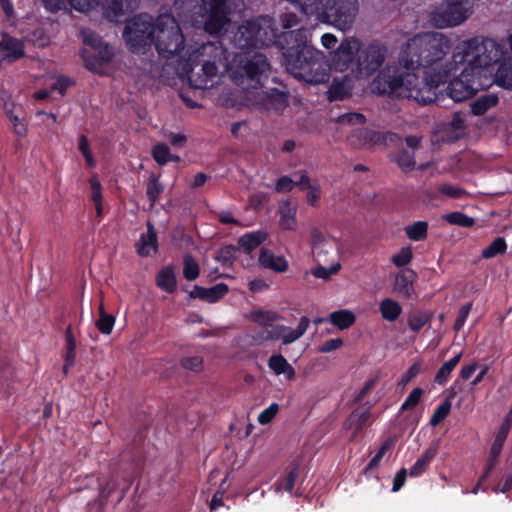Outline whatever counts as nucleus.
Segmentation results:
<instances>
[{"label":"nucleus","instance_id":"nucleus-59","mask_svg":"<svg viewBox=\"0 0 512 512\" xmlns=\"http://www.w3.org/2000/svg\"><path fill=\"white\" fill-rule=\"evenodd\" d=\"M392 447L391 441H386L378 450L376 455L371 459L370 463L368 464L369 468H374L377 466L381 458L384 456L387 450H389Z\"/></svg>","mask_w":512,"mask_h":512},{"label":"nucleus","instance_id":"nucleus-53","mask_svg":"<svg viewBox=\"0 0 512 512\" xmlns=\"http://www.w3.org/2000/svg\"><path fill=\"white\" fill-rule=\"evenodd\" d=\"M79 150L84 156L88 166L93 167L95 165V160L92 156V153L89 148L88 140L85 136H81L79 139Z\"/></svg>","mask_w":512,"mask_h":512},{"label":"nucleus","instance_id":"nucleus-46","mask_svg":"<svg viewBox=\"0 0 512 512\" xmlns=\"http://www.w3.org/2000/svg\"><path fill=\"white\" fill-rule=\"evenodd\" d=\"M396 161L400 168L404 171H410L415 166L414 155L411 151H401Z\"/></svg>","mask_w":512,"mask_h":512},{"label":"nucleus","instance_id":"nucleus-17","mask_svg":"<svg viewBox=\"0 0 512 512\" xmlns=\"http://www.w3.org/2000/svg\"><path fill=\"white\" fill-rule=\"evenodd\" d=\"M259 263L266 269L277 273H283L288 270V262L284 256L275 255L271 250L262 249L259 255Z\"/></svg>","mask_w":512,"mask_h":512},{"label":"nucleus","instance_id":"nucleus-13","mask_svg":"<svg viewBox=\"0 0 512 512\" xmlns=\"http://www.w3.org/2000/svg\"><path fill=\"white\" fill-rule=\"evenodd\" d=\"M361 43L358 39L350 37L341 42L336 51L331 53L329 68L344 72L348 70L355 57L359 54Z\"/></svg>","mask_w":512,"mask_h":512},{"label":"nucleus","instance_id":"nucleus-58","mask_svg":"<svg viewBox=\"0 0 512 512\" xmlns=\"http://www.w3.org/2000/svg\"><path fill=\"white\" fill-rule=\"evenodd\" d=\"M2 101H3V109L5 111V114L8 118L13 117L17 113V108L20 105H17L14 103L10 95L3 94L2 95Z\"/></svg>","mask_w":512,"mask_h":512},{"label":"nucleus","instance_id":"nucleus-11","mask_svg":"<svg viewBox=\"0 0 512 512\" xmlns=\"http://www.w3.org/2000/svg\"><path fill=\"white\" fill-rule=\"evenodd\" d=\"M387 48L379 43H371L364 49H360L357 58L356 77H368L382 66L386 59Z\"/></svg>","mask_w":512,"mask_h":512},{"label":"nucleus","instance_id":"nucleus-55","mask_svg":"<svg viewBox=\"0 0 512 512\" xmlns=\"http://www.w3.org/2000/svg\"><path fill=\"white\" fill-rule=\"evenodd\" d=\"M340 124H363L365 121L364 115L360 113H346L338 118Z\"/></svg>","mask_w":512,"mask_h":512},{"label":"nucleus","instance_id":"nucleus-41","mask_svg":"<svg viewBox=\"0 0 512 512\" xmlns=\"http://www.w3.org/2000/svg\"><path fill=\"white\" fill-rule=\"evenodd\" d=\"M507 249L506 242L503 238H496L487 248L482 251V257L489 259L499 254L505 253Z\"/></svg>","mask_w":512,"mask_h":512},{"label":"nucleus","instance_id":"nucleus-31","mask_svg":"<svg viewBox=\"0 0 512 512\" xmlns=\"http://www.w3.org/2000/svg\"><path fill=\"white\" fill-rule=\"evenodd\" d=\"M341 270V263L339 261L332 262L329 267L318 265L311 269L310 273L317 279L328 281L332 276L336 275Z\"/></svg>","mask_w":512,"mask_h":512},{"label":"nucleus","instance_id":"nucleus-29","mask_svg":"<svg viewBox=\"0 0 512 512\" xmlns=\"http://www.w3.org/2000/svg\"><path fill=\"white\" fill-rule=\"evenodd\" d=\"M355 315L350 310H338L329 315V321L340 330H344L352 326L355 322Z\"/></svg>","mask_w":512,"mask_h":512},{"label":"nucleus","instance_id":"nucleus-43","mask_svg":"<svg viewBox=\"0 0 512 512\" xmlns=\"http://www.w3.org/2000/svg\"><path fill=\"white\" fill-rule=\"evenodd\" d=\"M163 192V186L158 182V178L155 175H151L147 185V196L153 205Z\"/></svg>","mask_w":512,"mask_h":512},{"label":"nucleus","instance_id":"nucleus-32","mask_svg":"<svg viewBox=\"0 0 512 512\" xmlns=\"http://www.w3.org/2000/svg\"><path fill=\"white\" fill-rule=\"evenodd\" d=\"M369 418V412L367 410H356L354 411L346 421L345 427L347 429H353V435H356L358 431L363 427Z\"/></svg>","mask_w":512,"mask_h":512},{"label":"nucleus","instance_id":"nucleus-42","mask_svg":"<svg viewBox=\"0 0 512 512\" xmlns=\"http://www.w3.org/2000/svg\"><path fill=\"white\" fill-rule=\"evenodd\" d=\"M444 219L454 225L462 226V227H471L474 224V219L468 217L467 215L461 212H452L444 215Z\"/></svg>","mask_w":512,"mask_h":512},{"label":"nucleus","instance_id":"nucleus-1","mask_svg":"<svg viewBox=\"0 0 512 512\" xmlns=\"http://www.w3.org/2000/svg\"><path fill=\"white\" fill-rule=\"evenodd\" d=\"M192 60H199L200 69H186L185 74L194 88H212L222 73L228 72L233 83L246 93L248 104L276 111H282L288 105L285 93L275 89H264V80L268 77L270 64L262 53L242 51L228 63L223 46L220 43L208 42L193 54Z\"/></svg>","mask_w":512,"mask_h":512},{"label":"nucleus","instance_id":"nucleus-44","mask_svg":"<svg viewBox=\"0 0 512 512\" xmlns=\"http://www.w3.org/2000/svg\"><path fill=\"white\" fill-rule=\"evenodd\" d=\"M115 324V318L112 315L107 314L105 311H102V315H100L99 319L96 321V327L103 334H110L113 330Z\"/></svg>","mask_w":512,"mask_h":512},{"label":"nucleus","instance_id":"nucleus-48","mask_svg":"<svg viewBox=\"0 0 512 512\" xmlns=\"http://www.w3.org/2000/svg\"><path fill=\"white\" fill-rule=\"evenodd\" d=\"M279 411V405L276 403H272L268 408L263 410L258 415V422L262 425H266L271 422V420L276 416Z\"/></svg>","mask_w":512,"mask_h":512},{"label":"nucleus","instance_id":"nucleus-3","mask_svg":"<svg viewBox=\"0 0 512 512\" xmlns=\"http://www.w3.org/2000/svg\"><path fill=\"white\" fill-rule=\"evenodd\" d=\"M502 55L500 46L491 39L473 38L458 44L451 60L436 76H442L444 83L452 74L461 69V74L450 81L447 91L455 102H461L492 84L487 68Z\"/></svg>","mask_w":512,"mask_h":512},{"label":"nucleus","instance_id":"nucleus-47","mask_svg":"<svg viewBox=\"0 0 512 512\" xmlns=\"http://www.w3.org/2000/svg\"><path fill=\"white\" fill-rule=\"evenodd\" d=\"M412 259V249L409 246L403 247L392 257V262L398 266H404L408 264Z\"/></svg>","mask_w":512,"mask_h":512},{"label":"nucleus","instance_id":"nucleus-2","mask_svg":"<svg viewBox=\"0 0 512 512\" xmlns=\"http://www.w3.org/2000/svg\"><path fill=\"white\" fill-rule=\"evenodd\" d=\"M276 37L273 19L269 16H258L239 26L233 42L241 50L277 43L282 50L287 71L295 78L309 84H320L328 80L330 68L326 56L309 44L306 30L284 32L277 40Z\"/></svg>","mask_w":512,"mask_h":512},{"label":"nucleus","instance_id":"nucleus-8","mask_svg":"<svg viewBox=\"0 0 512 512\" xmlns=\"http://www.w3.org/2000/svg\"><path fill=\"white\" fill-rule=\"evenodd\" d=\"M308 17L328 23L339 30H349L358 11L357 0H288Z\"/></svg>","mask_w":512,"mask_h":512},{"label":"nucleus","instance_id":"nucleus-34","mask_svg":"<svg viewBox=\"0 0 512 512\" xmlns=\"http://www.w3.org/2000/svg\"><path fill=\"white\" fill-rule=\"evenodd\" d=\"M405 233L413 241H421L427 237L428 224L425 221H417L405 227Z\"/></svg>","mask_w":512,"mask_h":512},{"label":"nucleus","instance_id":"nucleus-63","mask_svg":"<svg viewBox=\"0 0 512 512\" xmlns=\"http://www.w3.org/2000/svg\"><path fill=\"white\" fill-rule=\"evenodd\" d=\"M359 135L362 137L359 140V144L360 145H365V144H368V143H374V142H376L379 139L378 134H376L373 131H369V130H360L359 131Z\"/></svg>","mask_w":512,"mask_h":512},{"label":"nucleus","instance_id":"nucleus-36","mask_svg":"<svg viewBox=\"0 0 512 512\" xmlns=\"http://www.w3.org/2000/svg\"><path fill=\"white\" fill-rule=\"evenodd\" d=\"M200 267L197 261L191 255H185L183 258V276L188 281L198 278Z\"/></svg>","mask_w":512,"mask_h":512},{"label":"nucleus","instance_id":"nucleus-56","mask_svg":"<svg viewBox=\"0 0 512 512\" xmlns=\"http://www.w3.org/2000/svg\"><path fill=\"white\" fill-rule=\"evenodd\" d=\"M471 307H472L471 304H466L460 308V310L458 312L457 319L454 324V329L456 331L461 330L462 327L464 326V324L468 318V315L470 313Z\"/></svg>","mask_w":512,"mask_h":512},{"label":"nucleus","instance_id":"nucleus-62","mask_svg":"<svg viewBox=\"0 0 512 512\" xmlns=\"http://www.w3.org/2000/svg\"><path fill=\"white\" fill-rule=\"evenodd\" d=\"M70 84L71 82L69 79L65 77H59L53 82L51 88L53 91H57L61 95H63L66 92L67 88L70 86Z\"/></svg>","mask_w":512,"mask_h":512},{"label":"nucleus","instance_id":"nucleus-57","mask_svg":"<svg viewBox=\"0 0 512 512\" xmlns=\"http://www.w3.org/2000/svg\"><path fill=\"white\" fill-rule=\"evenodd\" d=\"M182 366L192 371H199L203 366V359L200 356L187 357L182 360Z\"/></svg>","mask_w":512,"mask_h":512},{"label":"nucleus","instance_id":"nucleus-60","mask_svg":"<svg viewBox=\"0 0 512 512\" xmlns=\"http://www.w3.org/2000/svg\"><path fill=\"white\" fill-rule=\"evenodd\" d=\"M421 370V364L419 362H415L402 376L401 382L403 384H407L413 378H415Z\"/></svg>","mask_w":512,"mask_h":512},{"label":"nucleus","instance_id":"nucleus-61","mask_svg":"<svg viewBox=\"0 0 512 512\" xmlns=\"http://www.w3.org/2000/svg\"><path fill=\"white\" fill-rule=\"evenodd\" d=\"M343 345V341L340 338L330 339L326 341L320 348L319 351L322 353H328L339 349Z\"/></svg>","mask_w":512,"mask_h":512},{"label":"nucleus","instance_id":"nucleus-5","mask_svg":"<svg viewBox=\"0 0 512 512\" xmlns=\"http://www.w3.org/2000/svg\"><path fill=\"white\" fill-rule=\"evenodd\" d=\"M419 69L387 66L373 82V91L379 94L413 99L427 104L435 100V89L442 84L443 77L436 76V71H429L425 77L418 75Z\"/></svg>","mask_w":512,"mask_h":512},{"label":"nucleus","instance_id":"nucleus-50","mask_svg":"<svg viewBox=\"0 0 512 512\" xmlns=\"http://www.w3.org/2000/svg\"><path fill=\"white\" fill-rule=\"evenodd\" d=\"M506 438H507L506 435H504L503 433L497 432L494 442L490 449L491 461H494L500 455Z\"/></svg>","mask_w":512,"mask_h":512},{"label":"nucleus","instance_id":"nucleus-20","mask_svg":"<svg viewBox=\"0 0 512 512\" xmlns=\"http://www.w3.org/2000/svg\"><path fill=\"white\" fill-rule=\"evenodd\" d=\"M24 55L23 43L11 37H3L0 43V56L9 61L16 60Z\"/></svg>","mask_w":512,"mask_h":512},{"label":"nucleus","instance_id":"nucleus-64","mask_svg":"<svg viewBox=\"0 0 512 512\" xmlns=\"http://www.w3.org/2000/svg\"><path fill=\"white\" fill-rule=\"evenodd\" d=\"M453 370L446 364L444 363L441 368L439 369V371L437 372L436 376H435V381L438 383V384H443L445 383L451 372Z\"/></svg>","mask_w":512,"mask_h":512},{"label":"nucleus","instance_id":"nucleus-21","mask_svg":"<svg viewBox=\"0 0 512 512\" xmlns=\"http://www.w3.org/2000/svg\"><path fill=\"white\" fill-rule=\"evenodd\" d=\"M487 76L491 77L492 83L496 82L504 88H512V57L504 60L498 67L494 78L491 75L489 67L487 68Z\"/></svg>","mask_w":512,"mask_h":512},{"label":"nucleus","instance_id":"nucleus-19","mask_svg":"<svg viewBox=\"0 0 512 512\" xmlns=\"http://www.w3.org/2000/svg\"><path fill=\"white\" fill-rule=\"evenodd\" d=\"M297 207L288 201H284L279 205V227L282 230L294 231L298 222L296 218Z\"/></svg>","mask_w":512,"mask_h":512},{"label":"nucleus","instance_id":"nucleus-26","mask_svg":"<svg viewBox=\"0 0 512 512\" xmlns=\"http://www.w3.org/2000/svg\"><path fill=\"white\" fill-rule=\"evenodd\" d=\"M437 454V447L435 445L427 448L420 458L414 463V465L410 469V475L413 477H417L426 471L430 462Z\"/></svg>","mask_w":512,"mask_h":512},{"label":"nucleus","instance_id":"nucleus-24","mask_svg":"<svg viewBox=\"0 0 512 512\" xmlns=\"http://www.w3.org/2000/svg\"><path fill=\"white\" fill-rule=\"evenodd\" d=\"M307 182V174L304 171H298L293 174L292 177L283 176L278 179L275 190L277 192H289L294 187H301Z\"/></svg>","mask_w":512,"mask_h":512},{"label":"nucleus","instance_id":"nucleus-30","mask_svg":"<svg viewBox=\"0 0 512 512\" xmlns=\"http://www.w3.org/2000/svg\"><path fill=\"white\" fill-rule=\"evenodd\" d=\"M497 103L498 97L496 95H484L471 104V110L474 115H482L488 109L494 107Z\"/></svg>","mask_w":512,"mask_h":512},{"label":"nucleus","instance_id":"nucleus-16","mask_svg":"<svg viewBox=\"0 0 512 512\" xmlns=\"http://www.w3.org/2000/svg\"><path fill=\"white\" fill-rule=\"evenodd\" d=\"M228 292V287L224 283L216 284L210 288H203L194 286L190 292L192 298H199L209 303H214L220 300Z\"/></svg>","mask_w":512,"mask_h":512},{"label":"nucleus","instance_id":"nucleus-54","mask_svg":"<svg viewBox=\"0 0 512 512\" xmlns=\"http://www.w3.org/2000/svg\"><path fill=\"white\" fill-rule=\"evenodd\" d=\"M89 185L91 189V199L95 202L102 201V192H101V184L97 176H92L89 180Z\"/></svg>","mask_w":512,"mask_h":512},{"label":"nucleus","instance_id":"nucleus-27","mask_svg":"<svg viewBox=\"0 0 512 512\" xmlns=\"http://www.w3.org/2000/svg\"><path fill=\"white\" fill-rule=\"evenodd\" d=\"M379 310L382 317L389 322L396 321L402 313L400 304L391 298L383 299L380 302Z\"/></svg>","mask_w":512,"mask_h":512},{"label":"nucleus","instance_id":"nucleus-37","mask_svg":"<svg viewBox=\"0 0 512 512\" xmlns=\"http://www.w3.org/2000/svg\"><path fill=\"white\" fill-rule=\"evenodd\" d=\"M13 125V131L19 137H25L28 129L25 122V112L22 106L17 108V113L9 118Z\"/></svg>","mask_w":512,"mask_h":512},{"label":"nucleus","instance_id":"nucleus-6","mask_svg":"<svg viewBox=\"0 0 512 512\" xmlns=\"http://www.w3.org/2000/svg\"><path fill=\"white\" fill-rule=\"evenodd\" d=\"M175 8L183 10L179 16L192 26L203 28L209 34H219L231 22V0H176Z\"/></svg>","mask_w":512,"mask_h":512},{"label":"nucleus","instance_id":"nucleus-12","mask_svg":"<svg viewBox=\"0 0 512 512\" xmlns=\"http://www.w3.org/2000/svg\"><path fill=\"white\" fill-rule=\"evenodd\" d=\"M309 244L313 259L318 263L328 261L339 248V242L335 237L324 234L317 227H312L309 231Z\"/></svg>","mask_w":512,"mask_h":512},{"label":"nucleus","instance_id":"nucleus-49","mask_svg":"<svg viewBox=\"0 0 512 512\" xmlns=\"http://www.w3.org/2000/svg\"><path fill=\"white\" fill-rule=\"evenodd\" d=\"M422 393L423 391L420 388L413 389L406 400L403 402L401 409L407 410L414 408L419 403Z\"/></svg>","mask_w":512,"mask_h":512},{"label":"nucleus","instance_id":"nucleus-7","mask_svg":"<svg viewBox=\"0 0 512 512\" xmlns=\"http://www.w3.org/2000/svg\"><path fill=\"white\" fill-rule=\"evenodd\" d=\"M449 50L446 37L438 32L415 35L403 46L399 63L401 67L420 69L435 64Z\"/></svg>","mask_w":512,"mask_h":512},{"label":"nucleus","instance_id":"nucleus-52","mask_svg":"<svg viewBox=\"0 0 512 512\" xmlns=\"http://www.w3.org/2000/svg\"><path fill=\"white\" fill-rule=\"evenodd\" d=\"M69 2L75 10L81 12L92 10L99 4V0H69Z\"/></svg>","mask_w":512,"mask_h":512},{"label":"nucleus","instance_id":"nucleus-33","mask_svg":"<svg viewBox=\"0 0 512 512\" xmlns=\"http://www.w3.org/2000/svg\"><path fill=\"white\" fill-rule=\"evenodd\" d=\"M301 190H307V203L310 206H317L321 197V186L318 181H311L307 177V182L304 185H301Z\"/></svg>","mask_w":512,"mask_h":512},{"label":"nucleus","instance_id":"nucleus-45","mask_svg":"<svg viewBox=\"0 0 512 512\" xmlns=\"http://www.w3.org/2000/svg\"><path fill=\"white\" fill-rule=\"evenodd\" d=\"M252 319L262 326H270L278 319V315L272 311H256L252 315Z\"/></svg>","mask_w":512,"mask_h":512},{"label":"nucleus","instance_id":"nucleus-18","mask_svg":"<svg viewBox=\"0 0 512 512\" xmlns=\"http://www.w3.org/2000/svg\"><path fill=\"white\" fill-rule=\"evenodd\" d=\"M147 233L142 234L139 241L136 243L137 252L142 257H148L157 252L158 243L157 236L153 226L148 222Z\"/></svg>","mask_w":512,"mask_h":512},{"label":"nucleus","instance_id":"nucleus-22","mask_svg":"<svg viewBox=\"0 0 512 512\" xmlns=\"http://www.w3.org/2000/svg\"><path fill=\"white\" fill-rule=\"evenodd\" d=\"M414 279L415 274L411 270L398 273L395 278V291L406 298H411L415 294Z\"/></svg>","mask_w":512,"mask_h":512},{"label":"nucleus","instance_id":"nucleus-28","mask_svg":"<svg viewBox=\"0 0 512 512\" xmlns=\"http://www.w3.org/2000/svg\"><path fill=\"white\" fill-rule=\"evenodd\" d=\"M156 284L168 293L173 292L176 288V276L173 268L169 266L162 268L157 275Z\"/></svg>","mask_w":512,"mask_h":512},{"label":"nucleus","instance_id":"nucleus-51","mask_svg":"<svg viewBox=\"0 0 512 512\" xmlns=\"http://www.w3.org/2000/svg\"><path fill=\"white\" fill-rule=\"evenodd\" d=\"M438 189L441 193L455 199L462 198L466 195L465 190L449 184H442Z\"/></svg>","mask_w":512,"mask_h":512},{"label":"nucleus","instance_id":"nucleus-38","mask_svg":"<svg viewBox=\"0 0 512 512\" xmlns=\"http://www.w3.org/2000/svg\"><path fill=\"white\" fill-rule=\"evenodd\" d=\"M431 319V314L424 311L410 313L408 316V325L414 332H418Z\"/></svg>","mask_w":512,"mask_h":512},{"label":"nucleus","instance_id":"nucleus-9","mask_svg":"<svg viewBox=\"0 0 512 512\" xmlns=\"http://www.w3.org/2000/svg\"><path fill=\"white\" fill-rule=\"evenodd\" d=\"M82 36L85 44L82 58L86 67L96 73H105L114 56L112 49L90 30H83Z\"/></svg>","mask_w":512,"mask_h":512},{"label":"nucleus","instance_id":"nucleus-15","mask_svg":"<svg viewBox=\"0 0 512 512\" xmlns=\"http://www.w3.org/2000/svg\"><path fill=\"white\" fill-rule=\"evenodd\" d=\"M352 88L353 77L349 75L335 77L328 90L329 99L342 100L351 94Z\"/></svg>","mask_w":512,"mask_h":512},{"label":"nucleus","instance_id":"nucleus-39","mask_svg":"<svg viewBox=\"0 0 512 512\" xmlns=\"http://www.w3.org/2000/svg\"><path fill=\"white\" fill-rule=\"evenodd\" d=\"M452 407V402L450 398L445 399L434 411L430 424L432 426H437L441 423L450 413Z\"/></svg>","mask_w":512,"mask_h":512},{"label":"nucleus","instance_id":"nucleus-40","mask_svg":"<svg viewBox=\"0 0 512 512\" xmlns=\"http://www.w3.org/2000/svg\"><path fill=\"white\" fill-rule=\"evenodd\" d=\"M298 468L294 467L288 475L283 478L282 480H279L275 485L274 489L277 493L281 492L282 490L287 492H292L296 479L298 477Z\"/></svg>","mask_w":512,"mask_h":512},{"label":"nucleus","instance_id":"nucleus-10","mask_svg":"<svg viewBox=\"0 0 512 512\" xmlns=\"http://www.w3.org/2000/svg\"><path fill=\"white\" fill-rule=\"evenodd\" d=\"M472 13L470 0H444L430 14V22L437 28L462 24Z\"/></svg>","mask_w":512,"mask_h":512},{"label":"nucleus","instance_id":"nucleus-4","mask_svg":"<svg viewBox=\"0 0 512 512\" xmlns=\"http://www.w3.org/2000/svg\"><path fill=\"white\" fill-rule=\"evenodd\" d=\"M124 37L133 52H141L155 45L160 55L169 57L178 53L184 45V37L174 17L160 15L154 22L147 14H140L128 21Z\"/></svg>","mask_w":512,"mask_h":512},{"label":"nucleus","instance_id":"nucleus-14","mask_svg":"<svg viewBox=\"0 0 512 512\" xmlns=\"http://www.w3.org/2000/svg\"><path fill=\"white\" fill-rule=\"evenodd\" d=\"M310 320L302 317L295 329L284 325L273 326L267 331V338L270 340H282L284 345L291 344L298 340L307 331Z\"/></svg>","mask_w":512,"mask_h":512},{"label":"nucleus","instance_id":"nucleus-25","mask_svg":"<svg viewBox=\"0 0 512 512\" xmlns=\"http://www.w3.org/2000/svg\"><path fill=\"white\" fill-rule=\"evenodd\" d=\"M268 237L265 231H254L244 234L239 238V245L245 251L250 252L262 244Z\"/></svg>","mask_w":512,"mask_h":512},{"label":"nucleus","instance_id":"nucleus-35","mask_svg":"<svg viewBox=\"0 0 512 512\" xmlns=\"http://www.w3.org/2000/svg\"><path fill=\"white\" fill-rule=\"evenodd\" d=\"M154 160L160 164L164 165L170 161L178 162L180 158L178 156L172 155L170 153L169 147L165 144H156L153 148L152 152Z\"/></svg>","mask_w":512,"mask_h":512},{"label":"nucleus","instance_id":"nucleus-23","mask_svg":"<svg viewBox=\"0 0 512 512\" xmlns=\"http://www.w3.org/2000/svg\"><path fill=\"white\" fill-rule=\"evenodd\" d=\"M268 367L273 371L275 375H284L287 380H292L295 377L294 368L280 354L272 355L269 358Z\"/></svg>","mask_w":512,"mask_h":512}]
</instances>
